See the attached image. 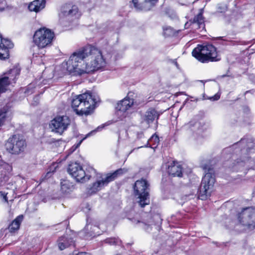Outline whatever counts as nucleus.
I'll return each mask as SVG.
<instances>
[{
    "label": "nucleus",
    "mask_w": 255,
    "mask_h": 255,
    "mask_svg": "<svg viewBox=\"0 0 255 255\" xmlns=\"http://www.w3.org/2000/svg\"><path fill=\"white\" fill-rule=\"evenodd\" d=\"M236 153H241L240 158L231 168L238 170V166H244L246 163L255 164V143L252 138H244L233 145Z\"/></svg>",
    "instance_id": "1"
},
{
    "label": "nucleus",
    "mask_w": 255,
    "mask_h": 255,
    "mask_svg": "<svg viewBox=\"0 0 255 255\" xmlns=\"http://www.w3.org/2000/svg\"><path fill=\"white\" fill-rule=\"evenodd\" d=\"M99 101V97L90 92L80 94L72 101V108L80 116L89 115L95 109L96 104Z\"/></svg>",
    "instance_id": "2"
},
{
    "label": "nucleus",
    "mask_w": 255,
    "mask_h": 255,
    "mask_svg": "<svg viewBox=\"0 0 255 255\" xmlns=\"http://www.w3.org/2000/svg\"><path fill=\"white\" fill-rule=\"evenodd\" d=\"M85 69L83 71L90 73L102 68L105 64L102 53L100 50L91 45L84 47Z\"/></svg>",
    "instance_id": "3"
},
{
    "label": "nucleus",
    "mask_w": 255,
    "mask_h": 255,
    "mask_svg": "<svg viewBox=\"0 0 255 255\" xmlns=\"http://www.w3.org/2000/svg\"><path fill=\"white\" fill-rule=\"evenodd\" d=\"M84 48L78 51L74 52L70 57L68 61L63 63L68 73L73 75H81L86 74V72L83 71L85 69V57Z\"/></svg>",
    "instance_id": "4"
},
{
    "label": "nucleus",
    "mask_w": 255,
    "mask_h": 255,
    "mask_svg": "<svg viewBox=\"0 0 255 255\" xmlns=\"http://www.w3.org/2000/svg\"><path fill=\"white\" fill-rule=\"evenodd\" d=\"M192 56L202 63L218 61L221 58L218 55L215 47L211 44L198 45L192 52Z\"/></svg>",
    "instance_id": "5"
},
{
    "label": "nucleus",
    "mask_w": 255,
    "mask_h": 255,
    "mask_svg": "<svg viewBox=\"0 0 255 255\" xmlns=\"http://www.w3.org/2000/svg\"><path fill=\"white\" fill-rule=\"evenodd\" d=\"M202 168L205 174L202 178L199 189V197L201 200H205L210 194V190L212 189L215 183V178L212 168L208 165H204Z\"/></svg>",
    "instance_id": "6"
},
{
    "label": "nucleus",
    "mask_w": 255,
    "mask_h": 255,
    "mask_svg": "<svg viewBox=\"0 0 255 255\" xmlns=\"http://www.w3.org/2000/svg\"><path fill=\"white\" fill-rule=\"evenodd\" d=\"M238 219L245 231L254 230L255 229V208H243L239 214Z\"/></svg>",
    "instance_id": "7"
},
{
    "label": "nucleus",
    "mask_w": 255,
    "mask_h": 255,
    "mask_svg": "<svg viewBox=\"0 0 255 255\" xmlns=\"http://www.w3.org/2000/svg\"><path fill=\"white\" fill-rule=\"evenodd\" d=\"M149 186L147 181L143 179L137 180L134 183V193L139 199L138 202L141 207H144L149 203Z\"/></svg>",
    "instance_id": "8"
},
{
    "label": "nucleus",
    "mask_w": 255,
    "mask_h": 255,
    "mask_svg": "<svg viewBox=\"0 0 255 255\" xmlns=\"http://www.w3.org/2000/svg\"><path fill=\"white\" fill-rule=\"evenodd\" d=\"M54 37V33L50 29L45 27L36 30L33 35V42L40 48L50 45Z\"/></svg>",
    "instance_id": "9"
},
{
    "label": "nucleus",
    "mask_w": 255,
    "mask_h": 255,
    "mask_svg": "<svg viewBox=\"0 0 255 255\" xmlns=\"http://www.w3.org/2000/svg\"><path fill=\"white\" fill-rule=\"evenodd\" d=\"M6 150L10 153L19 154L23 152L26 146L25 140L19 135L9 137L5 144Z\"/></svg>",
    "instance_id": "10"
},
{
    "label": "nucleus",
    "mask_w": 255,
    "mask_h": 255,
    "mask_svg": "<svg viewBox=\"0 0 255 255\" xmlns=\"http://www.w3.org/2000/svg\"><path fill=\"white\" fill-rule=\"evenodd\" d=\"M67 171L77 182H84L91 177V175L86 173L80 164L76 162L69 164Z\"/></svg>",
    "instance_id": "11"
},
{
    "label": "nucleus",
    "mask_w": 255,
    "mask_h": 255,
    "mask_svg": "<svg viewBox=\"0 0 255 255\" xmlns=\"http://www.w3.org/2000/svg\"><path fill=\"white\" fill-rule=\"evenodd\" d=\"M70 124V120L67 116H58L51 121L50 127L52 131L60 134L67 129Z\"/></svg>",
    "instance_id": "12"
},
{
    "label": "nucleus",
    "mask_w": 255,
    "mask_h": 255,
    "mask_svg": "<svg viewBox=\"0 0 255 255\" xmlns=\"http://www.w3.org/2000/svg\"><path fill=\"white\" fill-rule=\"evenodd\" d=\"M133 93L129 92L127 96L118 103L116 107L117 110L125 112L127 110L130 109L132 106L135 104V102L133 99Z\"/></svg>",
    "instance_id": "13"
},
{
    "label": "nucleus",
    "mask_w": 255,
    "mask_h": 255,
    "mask_svg": "<svg viewBox=\"0 0 255 255\" xmlns=\"http://www.w3.org/2000/svg\"><path fill=\"white\" fill-rule=\"evenodd\" d=\"M13 47L11 41L2 38L0 35V59H5L9 57L8 49Z\"/></svg>",
    "instance_id": "14"
},
{
    "label": "nucleus",
    "mask_w": 255,
    "mask_h": 255,
    "mask_svg": "<svg viewBox=\"0 0 255 255\" xmlns=\"http://www.w3.org/2000/svg\"><path fill=\"white\" fill-rule=\"evenodd\" d=\"M156 2L157 0H132L135 8L144 11L150 10Z\"/></svg>",
    "instance_id": "15"
},
{
    "label": "nucleus",
    "mask_w": 255,
    "mask_h": 255,
    "mask_svg": "<svg viewBox=\"0 0 255 255\" xmlns=\"http://www.w3.org/2000/svg\"><path fill=\"white\" fill-rule=\"evenodd\" d=\"M20 69L18 67H14L4 74V76L1 78L4 82L8 83L6 86L12 83H15V81L20 74Z\"/></svg>",
    "instance_id": "16"
},
{
    "label": "nucleus",
    "mask_w": 255,
    "mask_h": 255,
    "mask_svg": "<svg viewBox=\"0 0 255 255\" xmlns=\"http://www.w3.org/2000/svg\"><path fill=\"white\" fill-rule=\"evenodd\" d=\"M110 182L111 181L106 175L105 177H102L101 179L97 180L93 184L92 186L88 190L89 193L93 194L97 192L104 187L107 186Z\"/></svg>",
    "instance_id": "17"
},
{
    "label": "nucleus",
    "mask_w": 255,
    "mask_h": 255,
    "mask_svg": "<svg viewBox=\"0 0 255 255\" xmlns=\"http://www.w3.org/2000/svg\"><path fill=\"white\" fill-rule=\"evenodd\" d=\"M160 114L155 109L151 108L145 112L142 119L143 122L149 125L152 123L154 120H157Z\"/></svg>",
    "instance_id": "18"
},
{
    "label": "nucleus",
    "mask_w": 255,
    "mask_h": 255,
    "mask_svg": "<svg viewBox=\"0 0 255 255\" xmlns=\"http://www.w3.org/2000/svg\"><path fill=\"white\" fill-rule=\"evenodd\" d=\"M62 12L63 15L68 18H76L78 15V8L76 5L66 4L63 6Z\"/></svg>",
    "instance_id": "19"
},
{
    "label": "nucleus",
    "mask_w": 255,
    "mask_h": 255,
    "mask_svg": "<svg viewBox=\"0 0 255 255\" xmlns=\"http://www.w3.org/2000/svg\"><path fill=\"white\" fill-rule=\"evenodd\" d=\"M58 245L60 250H63L73 244V239L68 236H62L58 239Z\"/></svg>",
    "instance_id": "20"
},
{
    "label": "nucleus",
    "mask_w": 255,
    "mask_h": 255,
    "mask_svg": "<svg viewBox=\"0 0 255 255\" xmlns=\"http://www.w3.org/2000/svg\"><path fill=\"white\" fill-rule=\"evenodd\" d=\"M168 172L170 175L174 177H181L182 175L181 165L175 162H173L171 165L168 166Z\"/></svg>",
    "instance_id": "21"
},
{
    "label": "nucleus",
    "mask_w": 255,
    "mask_h": 255,
    "mask_svg": "<svg viewBox=\"0 0 255 255\" xmlns=\"http://www.w3.org/2000/svg\"><path fill=\"white\" fill-rule=\"evenodd\" d=\"M45 6V0H35L28 5V9L31 11L37 12Z\"/></svg>",
    "instance_id": "22"
},
{
    "label": "nucleus",
    "mask_w": 255,
    "mask_h": 255,
    "mask_svg": "<svg viewBox=\"0 0 255 255\" xmlns=\"http://www.w3.org/2000/svg\"><path fill=\"white\" fill-rule=\"evenodd\" d=\"M23 216L19 215L9 225L8 229L10 233H15L19 228L20 225L23 220Z\"/></svg>",
    "instance_id": "23"
},
{
    "label": "nucleus",
    "mask_w": 255,
    "mask_h": 255,
    "mask_svg": "<svg viewBox=\"0 0 255 255\" xmlns=\"http://www.w3.org/2000/svg\"><path fill=\"white\" fill-rule=\"evenodd\" d=\"M193 24H196L199 28H204L205 24L202 11L194 17L193 20Z\"/></svg>",
    "instance_id": "24"
},
{
    "label": "nucleus",
    "mask_w": 255,
    "mask_h": 255,
    "mask_svg": "<svg viewBox=\"0 0 255 255\" xmlns=\"http://www.w3.org/2000/svg\"><path fill=\"white\" fill-rule=\"evenodd\" d=\"M127 170L125 168H120L115 171L112 173H108L107 174L109 179L111 181H112L115 179L118 176L123 174L127 172Z\"/></svg>",
    "instance_id": "25"
},
{
    "label": "nucleus",
    "mask_w": 255,
    "mask_h": 255,
    "mask_svg": "<svg viewBox=\"0 0 255 255\" xmlns=\"http://www.w3.org/2000/svg\"><path fill=\"white\" fill-rule=\"evenodd\" d=\"M132 222L135 224H138L140 227L147 231L148 230L151 225V220L145 222L133 219L132 220Z\"/></svg>",
    "instance_id": "26"
},
{
    "label": "nucleus",
    "mask_w": 255,
    "mask_h": 255,
    "mask_svg": "<svg viewBox=\"0 0 255 255\" xmlns=\"http://www.w3.org/2000/svg\"><path fill=\"white\" fill-rule=\"evenodd\" d=\"M73 188V186L68 181L61 182V190L63 192L68 193Z\"/></svg>",
    "instance_id": "27"
},
{
    "label": "nucleus",
    "mask_w": 255,
    "mask_h": 255,
    "mask_svg": "<svg viewBox=\"0 0 255 255\" xmlns=\"http://www.w3.org/2000/svg\"><path fill=\"white\" fill-rule=\"evenodd\" d=\"M0 168L4 170L5 173H10L12 170V165L2 160H0Z\"/></svg>",
    "instance_id": "28"
},
{
    "label": "nucleus",
    "mask_w": 255,
    "mask_h": 255,
    "mask_svg": "<svg viewBox=\"0 0 255 255\" xmlns=\"http://www.w3.org/2000/svg\"><path fill=\"white\" fill-rule=\"evenodd\" d=\"M199 124L197 122H191L185 125L184 127V128L189 131H193L198 128Z\"/></svg>",
    "instance_id": "29"
},
{
    "label": "nucleus",
    "mask_w": 255,
    "mask_h": 255,
    "mask_svg": "<svg viewBox=\"0 0 255 255\" xmlns=\"http://www.w3.org/2000/svg\"><path fill=\"white\" fill-rule=\"evenodd\" d=\"M105 242L110 245H121V241L118 238H111L106 239Z\"/></svg>",
    "instance_id": "30"
},
{
    "label": "nucleus",
    "mask_w": 255,
    "mask_h": 255,
    "mask_svg": "<svg viewBox=\"0 0 255 255\" xmlns=\"http://www.w3.org/2000/svg\"><path fill=\"white\" fill-rule=\"evenodd\" d=\"M6 82H4L2 78L0 79V93L4 92L7 87Z\"/></svg>",
    "instance_id": "31"
},
{
    "label": "nucleus",
    "mask_w": 255,
    "mask_h": 255,
    "mask_svg": "<svg viewBox=\"0 0 255 255\" xmlns=\"http://www.w3.org/2000/svg\"><path fill=\"white\" fill-rule=\"evenodd\" d=\"M6 118V112L0 110V127L3 125Z\"/></svg>",
    "instance_id": "32"
},
{
    "label": "nucleus",
    "mask_w": 255,
    "mask_h": 255,
    "mask_svg": "<svg viewBox=\"0 0 255 255\" xmlns=\"http://www.w3.org/2000/svg\"><path fill=\"white\" fill-rule=\"evenodd\" d=\"M218 12H225L227 9V6L224 4H219L218 6Z\"/></svg>",
    "instance_id": "33"
},
{
    "label": "nucleus",
    "mask_w": 255,
    "mask_h": 255,
    "mask_svg": "<svg viewBox=\"0 0 255 255\" xmlns=\"http://www.w3.org/2000/svg\"><path fill=\"white\" fill-rule=\"evenodd\" d=\"M220 95L219 94H216L213 97H210V99L212 101H217L220 99Z\"/></svg>",
    "instance_id": "34"
},
{
    "label": "nucleus",
    "mask_w": 255,
    "mask_h": 255,
    "mask_svg": "<svg viewBox=\"0 0 255 255\" xmlns=\"http://www.w3.org/2000/svg\"><path fill=\"white\" fill-rule=\"evenodd\" d=\"M81 142V141L78 144V145L76 146H72L71 148V149L69 150V152L68 155H67V156L69 155V154H71V153H72L76 149L77 147L80 144Z\"/></svg>",
    "instance_id": "35"
},
{
    "label": "nucleus",
    "mask_w": 255,
    "mask_h": 255,
    "mask_svg": "<svg viewBox=\"0 0 255 255\" xmlns=\"http://www.w3.org/2000/svg\"><path fill=\"white\" fill-rule=\"evenodd\" d=\"M100 128H101L100 127H98L97 128V129L93 130V131H91L90 132L88 133L87 134L86 137H88V136H90L91 135H92L93 133H95L97 130H99Z\"/></svg>",
    "instance_id": "36"
},
{
    "label": "nucleus",
    "mask_w": 255,
    "mask_h": 255,
    "mask_svg": "<svg viewBox=\"0 0 255 255\" xmlns=\"http://www.w3.org/2000/svg\"><path fill=\"white\" fill-rule=\"evenodd\" d=\"M244 110L245 113L248 114L250 112V109L248 107H245L244 108Z\"/></svg>",
    "instance_id": "37"
},
{
    "label": "nucleus",
    "mask_w": 255,
    "mask_h": 255,
    "mask_svg": "<svg viewBox=\"0 0 255 255\" xmlns=\"http://www.w3.org/2000/svg\"><path fill=\"white\" fill-rule=\"evenodd\" d=\"M1 195L2 196L3 199H4L5 202H7V198L6 197V194H5L4 193H2Z\"/></svg>",
    "instance_id": "38"
},
{
    "label": "nucleus",
    "mask_w": 255,
    "mask_h": 255,
    "mask_svg": "<svg viewBox=\"0 0 255 255\" xmlns=\"http://www.w3.org/2000/svg\"><path fill=\"white\" fill-rule=\"evenodd\" d=\"M76 255H90L89 254H87L86 253L81 252V253H79L77 254Z\"/></svg>",
    "instance_id": "39"
},
{
    "label": "nucleus",
    "mask_w": 255,
    "mask_h": 255,
    "mask_svg": "<svg viewBox=\"0 0 255 255\" xmlns=\"http://www.w3.org/2000/svg\"><path fill=\"white\" fill-rule=\"evenodd\" d=\"M152 138H155V139H156V140H157V141L159 140V139H158V137L157 136H155V137L154 136H152Z\"/></svg>",
    "instance_id": "40"
},
{
    "label": "nucleus",
    "mask_w": 255,
    "mask_h": 255,
    "mask_svg": "<svg viewBox=\"0 0 255 255\" xmlns=\"http://www.w3.org/2000/svg\"><path fill=\"white\" fill-rule=\"evenodd\" d=\"M148 141H147L146 145H145L144 146L145 147H148Z\"/></svg>",
    "instance_id": "41"
},
{
    "label": "nucleus",
    "mask_w": 255,
    "mask_h": 255,
    "mask_svg": "<svg viewBox=\"0 0 255 255\" xmlns=\"http://www.w3.org/2000/svg\"><path fill=\"white\" fill-rule=\"evenodd\" d=\"M144 147V146H140V147H138V148H141V147Z\"/></svg>",
    "instance_id": "42"
},
{
    "label": "nucleus",
    "mask_w": 255,
    "mask_h": 255,
    "mask_svg": "<svg viewBox=\"0 0 255 255\" xmlns=\"http://www.w3.org/2000/svg\"><path fill=\"white\" fill-rule=\"evenodd\" d=\"M91 170H92L93 172H95V170H94V169H92H92H91Z\"/></svg>",
    "instance_id": "43"
},
{
    "label": "nucleus",
    "mask_w": 255,
    "mask_h": 255,
    "mask_svg": "<svg viewBox=\"0 0 255 255\" xmlns=\"http://www.w3.org/2000/svg\"><path fill=\"white\" fill-rule=\"evenodd\" d=\"M235 157H234V155H233V158H234Z\"/></svg>",
    "instance_id": "44"
},
{
    "label": "nucleus",
    "mask_w": 255,
    "mask_h": 255,
    "mask_svg": "<svg viewBox=\"0 0 255 255\" xmlns=\"http://www.w3.org/2000/svg\"><path fill=\"white\" fill-rule=\"evenodd\" d=\"M176 66H178V64L177 63H176Z\"/></svg>",
    "instance_id": "45"
}]
</instances>
